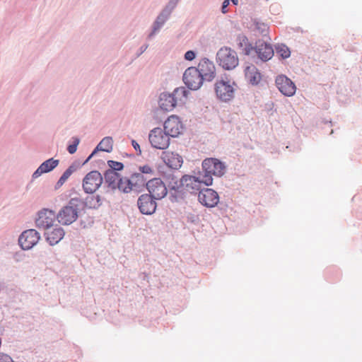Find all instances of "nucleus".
Wrapping results in <instances>:
<instances>
[{
	"mask_svg": "<svg viewBox=\"0 0 362 362\" xmlns=\"http://www.w3.org/2000/svg\"><path fill=\"white\" fill-rule=\"evenodd\" d=\"M120 177L119 173L113 170H107L105 173V182L108 184L109 187L114 189L118 185Z\"/></svg>",
	"mask_w": 362,
	"mask_h": 362,
	"instance_id": "obj_24",
	"label": "nucleus"
},
{
	"mask_svg": "<svg viewBox=\"0 0 362 362\" xmlns=\"http://www.w3.org/2000/svg\"><path fill=\"white\" fill-rule=\"evenodd\" d=\"M255 52L257 54L258 57L264 62L269 60L274 55L272 47L263 42L257 43Z\"/></svg>",
	"mask_w": 362,
	"mask_h": 362,
	"instance_id": "obj_17",
	"label": "nucleus"
},
{
	"mask_svg": "<svg viewBox=\"0 0 362 362\" xmlns=\"http://www.w3.org/2000/svg\"><path fill=\"white\" fill-rule=\"evenodd\" d=\"M177 105L173 99V96H170V93H162L160 95L159 106L160 107L166 112L171 111Z\"/></svg>",
	"mask_w": 362,
	"mask_h": 362,
	"instance_id": "obj_21",
	"label": "nucleus"
},
{
	"mask_svg": "<svg viewBox=\"0 0 362 362\" xmlns=\"http://www.w3.org/2000/svg\"><path fill=\"white\" fill-rule=\"evenodd\" d=\"M197 70H199V72L201 76L206 81H211L215 77V66L212 62L207 59H202Z\"/></svg>",
	"mask_w": 362,
	"mask_h": 362,
	"instance_id": "obj_15",
	"label": "nucleus"
},
{
	"mask_svg": "<svg viewBox=\"0 0 362 362\" xmlns=\"http://www.w3.org/2000/svg\"><path fill=\"white\" fill-rule=\"evenodd\" d=\"M203 175L198 177L185 175L182 179V182L187 187L192 189H199L202 183L204 184Z\"/></svg>",
	"mask_w": 362,
	"mask_h": 362,
	"instance_id": "obj_22",
	"label": "nucleus"
},
{
	"mask_svg": "<svg viewBox=\"0 0 362 362\" xmlns=\"http://www.w3.org/2000/svg\"><path fill=\"white\" fill-rule=\"evenodd\" d=\"M139 171L141 173L152 175L153 174V169L149 165H144L139 167Z\"/></svg>",
	"mask_w": 362,
	"mask_h": 362,
	"instance_id": "obj_34",
	"label": "nucleus"
},
{
	"mask_svg": "<svg viewBox=\"0 0 362 362\" xmlns=\"http://www.w3.org/2000/svg\"><path fill=\"white\" fill-rule=\"evenodd\" d=\"M164 130L172 137H177L184 130V126L177 116L172 115L164 123Z\"/></svg>",
	"mask_w": 362,
	"mask_h": 362,
	"instance_id": "obj_9",
	"label": "nucleus"
},
{
	"mask_svg": "<svg viewBox=\"0 0 362 362\" xmlns=\"http://www.w3.org/2000/svg\"><path fill=\"white\" fill-rule=\"evenodd\" d=\"M216 60L223 69L230 70L238 64V57L236 52L230 47H221L217 52Z\"/></svg>",
	"mask_w": 362,
	"mask_h": 362,
	"instance_id": "obj_3",
	"label": "nucleus"
},
{
	"mask_svg": "<svg viewBox=\"0 0 362 362\" xmlns=\"http://www.w3.org/2000/svg\"><path fill=\"white\" fill-rule=\"evenodd\" d=\"M0 362H13L11 356L7 354L0 353Z\"/></svg>",
	"mask_w": 362,
	"mask_h": 362,
	"instance_id": "obj_36",
	"label": "nucleus"
},
{
	"mask_svg": "<svg viewBox=\"0 0 362 362\" xmlns=\"http://www.w3.org/2000/svg\"><path fill=\"white\" fill-rule=\"evenodd\" d=\"M146 187L150 196L154 199L163 198L168 192L167 187L160 178H153L146 183Z\"/></svg>",
	"mask_w": 362,
	"mask_h": 362,
	"instance_id": "obj_8",
	"label": "nucleus"
},
{
	"mask_svg": "<svg viewBox=\"0 0 362 362\" xmlns=\"http://www.w3.org/2000/svg\"><path fill=\"white\" fill-rule=\"evenodd\" d=\"M39 233L34 229L25 230L19 237L18 242L23 250H29L37 243Z\"/></svg>",
	"mask_w": 362,
	"mask_h": 362,
	"instance_id": "obj_10",
	"label": "nucleus"
},
{
	"mask_svg": "<svg viewBox=\"0 0 362 362\" xmlns=\"http://www.w3.org/2000/svg\"><path fill=\"white\" fill-rule=\"evenodd\" d=\"M116 189L124 193H128L133 189L131 180L127 177H120L118 185L116 186Z\"/></svg>",
	"mask_w": 362,
	"mask_h": 362,
	"instance_id": "obj_26",
	"label": "nucleus"
},
{
	"mask_svg": "<svg viewBox=\"0 0 362 362\" xmlns=\"http://www.w3.org/2000/svg\"><path fill=\"white\" fill-rule=\"evenodd\" d=\"M230 1L229 0H224L222 4L221 11L223 13H226L228 12V10L226 9L228 6L229 5Z\"/></svg>",
	"mask_w": 362,
	"mask_h": 362,
	"instance_id": "obj_39",
	"label": "nucleus"
},
{
	"mask_svg": "<svg viewBox=\"0 0 362 362\" xmlns=\"http://www.w3.org/2000/svg\"><path fill=\"white\" fill-rule=\"evenodd\" d=\"M255 51V48H254L252 45H249L246 46L244 49L245 54L247 55L251 54L252 51Z\"/></svg>",
	"mask_w": 362,
	"mask_h": 362,
	"instance_id": "obj_38",
	"label": "nucleus"
},
{
	"mask_svg": "<svg viewBox=\"0 0 362 362\" xmlns=\"http://www.w3.org/2000/svg\"><path fill=\"white\" fill-rule=\"evenodd\" d=\"M204 79L201 76L199 70L196 67H189L183 75V81L186 86L192 90L199 89Z\"/></svg>",
	"mask_w": 362,
	"mask_h": 362,
	"instance_id": "obj_7",
	"label": "nucleus"
},
{
	"mask_svg": "<svg viewBox=\"0 0 362 362\" xmlns=\"http://www.w3.org/2000/svg\"><path fill=\"white\" fill-rule=\"evenodd\" d=\"M188 91L185 87L177 88L174 90L170 96L173 97L176 105L185 103L187 98Z\"/></svg>",
	"mask_w": 362,
	"mask_h": 362,
	"instance_id": "obj_25",
	"label": "nucleus"
},
{
	"mask_svg": "<svg viewBox=\"0 0 362 362\" xmlns=\"http://www.w3.org/2000/svg\"><path fill=\"white\" fill-rule=\"evenodd\" d=\"M255 29L261 34L265 35L268 30V25L264 23L257 22L255 24Z\"/></svg>",
	"mask_w": 362,
	"mask_h": 362,
	"instance_id": "obj_33",
	"label": "nucleus"
},
{
	"mask_svg": "<svg viewBox=\"0 0 362 362\" xmlns=\"http://www.w3.org/2000/svg\"><path fill=\"white\" fill-rule=\"evenodd\" d=\"M79 144V139H75L74 143L73 144H71L68 146V151L69 153L73 154L77 150V146Z\"/></svg>",
	"mask_w": 362,
	"mask_h": 362,
	"instance_id": "obj_35",
	"label": "nucleus"
},
{
	"mask_svg": "<svg viewBox=\"0 0 362 362\" xmlns=\"http://www.w3.org/2000/svg\"><path fill=\"white\" fill-rule=\"evenodd\" d=\"M64 231L62 228L57 226L46 229L45 236L50 245H54L58 243L64 237Z\"/></svg>",
	"mask_w": 362,
	"mask_h": 362,
	"instance_id": "obj_19",
	"label": "nucleus"
},
{
	"mask_svg": "<svg viewBox=\"0 0 362 362\" xmlns=\"http://www.w3.org/2000/svg\"><path fill=\"white\" fill-rule=\"evenodd\" d=\"M108 165L110 166V170H113L115 171L121 170L123 169V164L120 162H117L114 160H109L108 161Z\"/></svg>",
	"mask_w": 362,
	"mask_h": 362,
	"instance_id": "obj_32",
	"label": "nucleus"
},
{
	"mask_svg": "<svg viewBox=\"0 0 362 362\" xmlns=\"http://www.w3.org/2000/svg\"><path fill=\"white\" fill-rule=\"evenodd\" d=\"M59 160L54 158H49L43 162L33 175L34 178L40 177L43 173H47L52 170L59 165Z\"/></svg>",
	"mask_w": 362,
	"mask_h": 362,
	"instance_id": "obj_20",
	"label": "nucleus"
},
{
	"mask_svg": "<svg viewBox=\"0 0 362 362\" xmlns=\"http://www.w3.org/2000/svg\"><path fill=\"white\" fill-rule=\"evenodd\" d=\"M276 53L282 59H286L290 57L291 52L288 47L284 45H281L276 47Z\"/></svg>",
	"mask_w": 362,
	"mask_h": 362,
	"instance_id": "obj_30",
	"label": "nucleus"
},
{
	"mask_svg": "<svg viewBox=\"0 0 362 362\" xmlns=\"http://www.w3.org/2000/svg\"><path fill=\"white\" fill-rule=\"evenodd\" d=\"M86 205L91 209H98L102 205V199L100 195H91L86 198Z\"/></svg>",
	"mask_w": 362,
	"mask_h": 362,
	"instance_id": "obj_28",
	"label": "nucleus"
},
{
	"mask_svg": "<svg viewBox=\"0 0 362 362\" xmlns=\"http://www.w3.org/2000/svg\"><path fill=\"white\" fill-rule=\"evenodd\" d=\"M276 85L279 91L286 96H292L296 90L293 81L286 76L281 75L276 78Z\"/></svg>",
	"mask_w": 362,
	"mask_h": 362,
	"instance_id": "obj_13",
	"label": "nucleus"
},
{
	"mask_svg": "<svg viewBox=\"0 0 362 362\" xmlns=\"http://www.w3.org/2000/svg\"><path fill=\"white\" fill-rule=\"evenodd\" d=\"M245 76L246 79L252 85H257L262 80V74L257 67L252 64L247 65L245 68Z\"/></svg>",
	"mask_w": 362,
	"mask_h": 362,
	"instance_id": "obj_18",
	"label": "nucleus"
},
{
	"mask_svg": "<svg viewBox=\"0 0 362 362\" xmlns=\"http://www.w3.org/2000/svg\"><path fill=\"white\" fill-rule=\"evenodd\" d=\"M103 183V177L101 174L93 170L88 173L83 180V189L86 193L92 194L95 192Z\"/></svg>",
	"mask_w": 362,
	"mask_h": 362,
	"instance_id": "obj_6",
	"label": "nucleus"
},
{
	"mask_svg": "<svg viewBox=\"0 0 362 362\" xmlns=\"http://www.w3.org/2000/svg\"><path fill=\"white\" fill-rule=\"evenodd\" d=\"M148 140L153 148L160 150L168 148L170 143V136L159 127L154 128L150 132Z\"/></svg>",
	"mask_w": 362,
	"mask_h": 362,
	"instance_id": "obj_4",
	"label": "nucleus"
},
{
	"mask_svg": "<svg viewBox=\"0 0 362 362\" xmlns=\"http://www.w3.org/2000/svg\"><path fill=\"white\" fill-rule=\"evenodd\" d=\"M235 83L228 80H218L215 83V92L218 99L222 101H230L234 97Z\"/></svg>",
	"mask_w": 362,
	"mask_h": 362,
	"instance_id": "obj_5",
	"label": "nucleus"
},
{
	"mask_svg": "<svg viewBox=\"0 0 362 362\" xmlns=\"http://www.w3.org/2000/svg\"><path fill=\"white\" fill-rule=\"evenodd\" d=\"M168 16V13H165L164 11L160 15H159L155 22L154 30H158L164 23Z\"/></svg>",
	"mask_w": 362,
	"mask_h": 362,
	"instance_id": "obj_31",
	"label": "nucleus"
},
{
	"mask_svg": "<svg viewBox=\"0 0 362 362\" xmlns=\"http://www.w3.org/2000/svg\"><path fill=\"white\" fill-rule=\"evenodd\" d=\"M161 158L164 163L170 168L178 169L182 166V158L177 153L170 151H164Z\"/></svg>",
	"mask_w": 362,
	"mask_h": 362,
	"instance_id": "obj_16",
	"label": "nucleus"
},
{
	"mask_svg": "<svg viewBox=\"0 0 362 362\" xmlns=\"http://www.w3.org/2000/svg\"><path fill=\"white\" fill-rule=\"evenodd\" d=\"M178 1V0H171V2H174V4H176Z\"/></svg>",
	"mask_w": 362,
	"mask_h": 362,
	"instance_id": "obj_41",
	"label": "nucleus"
},
{
	"mask_svg": "<svg viewBox=\"0 0 362 362\" xmlns=\"http://www.w3.org/2000/svg\"><path fill=\"white\" fill-rule=\"evenodd\" d=\"M198 199L202 204L207 207H214L219 202V197L217 192L210 188L200 191Z\"/></svg>",
	"mask_w": 362,
	"mask_h": 362,
	"instance_id": "obj_11",
	"label": "nucleus"
},
{
	"mask_svg": "<svg viewBox=\"0 0 362 362\" xmlns=\"http://www.w3.org/2000/svg\"><path fill=\"white\" fill-rule=\"evenodd\" d=\"M132 146L134 148V149L136 151H139V153H141V151L140 149V146H139V144L134 140H132Z\"/></svg>",
	"mask_w": 362,
	"mask_h": 362,
	"instance_id": "obj_40",
	"label": "nucleus"
},
{
	"mask_svg": "<svg viewBox=\"0 0 362 362\" xmlns=\"http://www.w3.org/2000/svg\"><path fill=\"white\" fill-rule=\"evenodd\" d=\"M153 197L148 194H142L139 197L137 205L143 214L150 215L155 212L156 209V203Z\"/></svg>",
	"mask_w": 362,
	"mask_h": 362,
	"instance_id": "obj_14",
	"label": "nucleus"
},
{
	"mask_svg": "<svg viewBox=\"0 0 362 362\" xmlns=\"http://www.w3.org/2000/svg\"><path fill=\"white\" fill-rule=\"evenodd\" d=\"M76 170V166L70 165L62 174L59 180L57 182L56 188L61 187L65 182L69 179V177L72 175L74 172Z\"/></svg>",
	"mask_w": 362,
	"mask_h": 362,
	"instance_id": "obj_29",
	"label": "nucleus"
},
{
	"mask_svg": "<svg viewBox=\"0 0 362 362\" xmlns=\"http://www.w3.org/2000/svg\"><path fill=\"white\" fill-rule=\"evenodd\" d=\"M204 184L210 186L213 184L212 176L221 177L226 171V165L217 158H208L202 162Z\"/></svg>",
	"mask_w": 362,
	"mask_h": 362,
	"instance_id": "obj_1",
	"label": "nucleus"
},
{
	"mask_svg": "<svg viewBox=\"0 0 362 362\" xmlns=\"http://www.w3.org/2000/svg\"><path fill=\"white\" fill-rule=\"evenodd\" d=\"M80 200L78 198H71L68 204L63 206L57 215L58 222L62 225H70L78 218V206Z\"/></svg>",
	"mask_w": 362,
	"mask_h": 362,
	"instance_id": "obj_2",
	"label": "nucleus"
},
{
	"mask_svg": "<svg viewBox=\"0 0 362 362\" xmlns=\"http://www.w3.org/2000/svg\"><path fill=\"white\" fill-rule=\"evenodd\" d=\"M113 146V140L112 137L107 136L102 139V141L98 144L96 147V149L90 155L88 158L87 160H88L96 152V151H102L106 152H110L112 151Z\"/></svg>",
	"mask_w": 362,
	"mask_h": 362,
	"instance_id": "obj_23",
	"label": "nucleus"
},
{
	"mask_svg": "<svg viewBox=\"0 0 362 362\" xmlns=\"http://www.w3.org/2000/svg\"><path fill=\"white\" fill-rule=\"evenodd\" d=\"M195 53L194 52L189 50L187 51L185 54V59L188 61H192L195 58Z\"/></svg>",
	"mask_w": 362,
	"mask_h": 362,
	"instance_id": "obj_37",
	"label": "nucleus"
},
{
	"mask_svg": "<svg viewBox=\"0 0 362 362\" xmlns=\"http://www.w3.org/2000/svg\"><path fill=\"white\" fill-rule=\"evenodd\" d=\"M131 182L133 189L146 185V178L141 173H134L131 176Z\"/></svg>",
	"mask_w": 362,
	"mask_h": 362,
	"instance_id": "obj_27",
	"label": "nucleus"
},
{
	"mask_svg": "<svg viewBox=\"0 0 362 362\" xmlns=\"http://www.w3.org/2000/svg\"><path fill=\"white\" fill-rule=\"evenodd\" d=\"M57 215L52 210L44 209L38 213V217L36 219V225L39 228L44 230L48 229L52 226Z\"/></svg>",
	"mask_w": 362,
	"mask_h": 362,
	"instance_id": "obj_12",
	"label": "nucleus"
}]
</instances>
